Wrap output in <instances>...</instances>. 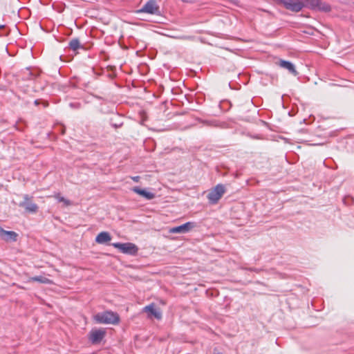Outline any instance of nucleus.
I'll use <instances>...</instances> for the list:
<instances>
[{
  "label": "nucleus",
  "instance_id": "obj_31",
  "mask_svg": "<svg viewBox=\"0 0 354 354\" xmlns=\"http://www.w3.org/2000/svg\"><path fill=\"white\" fill-rule=\"evenodd\" d=\"M70 106H71V107H73V104L71 103V104H70Z\"/></svg>",
  "mask_w": 354,
  "mask_h": 354
},
{
  "label": "nucleus",
  "instance_id": "obj_10",
  "mask_svg": "<svg viewBox=\"0 0 354 354\" xmlns=\"http://www.w3.org/2000/svg\"><path fill=\"white\" fill-rule=\"evenodd\" d=\"M68 49L74 52V55L79 53L80 50H85L84 45L78 38H73L68 43Z\"/></svg>",
  "mask_w": 354,
  "mask_h": 354
},
{
  "label": "nucleus",
  "instance_id": "obj_30",
  "mask_svg": "<svg viewBox=\"0 0 354 354\" xmlns=\"http://www.w3.org/2000/svg\"><path fill=\"white\" fill-rule=\"evenodd\" d=\"M185 39H189L190 37H184Z\"/></svg>",
  "mask_w": 354,
  "mask_h": 354
},
{
  "label": "nucleus",
  "instance_id": "obj_6",
  "mask_svg": "<svg viewBox=\"0 0 354 354\" xmlns=\"http://www.w3.org/2000/svg\"><path fill=\"white\" fill-rule=\"evenodd\" d=\"M138 13H147L151 15H158L160 7L156 0H149L141 9L137 11Z\"/></svg>",
  "mask_w": 354,
  "mask_h": 354
},
{
  "label": "nucleus",
  "instance_id": "obj_26",
  "mask_svg": "<svg viewBox=\"0 0 354 354\" xmlns=\"http://www.w3.org/2000/svg\"><path fill=\"white\" fill-rule=\"evenodd\" d=\"M214 354H221L220 353H216V350L214 351Z\"/></svg>",
  "mask_w": 354,
  "mask_h": 354
},
{
  "label": "nucleus",
  "instance_id": "obj_15",
  "mask_svg": "<svg viewBox=\"0 0 354 354\" xmlns=\"http://www.w3.org/2000/svg\"><path fill=\"white\" fill-rule=\"evenodd\" d=\"M316 9L325 12H328L331 10V6L328 3L319 0V2L317 3Z\"/></svg>",
  "mask_w": 354,
  "mask_h": 354
},
{
  "label": "nucleus",
  "instance_id": "obj_1",
  "mask_svg": "<svg viewBox=\"0 0 354 354\" xmlns=\"http://www.w3.org/2000/svg\"><path fill=\"white\" fill-rule=\"evenodd\" d=\"M96 323L105 324H115L120 321L119 315L111 311L98 313L93 316Z\"/></svg>",
  "mask_w": 354,
  "mask_h": 354
},
{
  "label": "nucleus",
  "instance_id": "obj_33",
  "mask_svg": "<svg viewBox=\"0 0 354 354\" xmlns=\"http://www.w3.org/2000/svg\"><path fill=\"white\" fill-rule=\"evenodd\" d=\"M70 62V59L68 58L67 62Z\"/></svg>",
  "mask_w": 354,
  "mask_h": 354
},
{
  "label": "nucleus",
  "instance_id": "obj_9",
  "mask_svg": "<svg viewBox=\"0 0 354 354\" xmlns=\"http://www.w3.org/2000/svg\"><path fill=\"white\" fill-rule=\"evenodd\" d=\"M143 312L148 314L149 318L154 317L157 319L162 318L161 311L157 308L154 304H151L143 308Z\"/></svg>",
  "mask_w": 354,
  "mask_h": 354
},
{
  "label": "nucleus",
  "instance_id": "obj_29",
  "mask_svg": "<svg viewBox=\"0 0 354 354\" xmlns=\"http://www.w3.org/2000/svg\"><path fill=\"white\" fill-rule=\"evenodd\" d=\"M59 28H64V26H59Z\"/></svg>",
  "mask_w": 354,
  "mask_h": 354
},
{
  "label": "nucleus",
  "instance_id": "obj_32",
  "mask_svg": "<svg viewBox=\"0 0 354 354\" xmlns=\"http://www.w3.org/2000/svg\"><path fill=\"white\" fill-rule=\"evenodd\" d=\"M55 48H56L57 49H59V48H60V46H55Z\"/></svg>",
  "mask_w": 354,
  "mask_h": 354
},
{
  "label": "nucleus",
  "instance_id": "obj_11",
  "mask_svg": "<svg viewBox=\"0 0 354 354\" xmlns=\"http://www.w3.org/2000/svg\"><path fill=\"white\" fill-rule=\"evenodd\" d=\"M17 234L12 231H6L0 227V237L6 241H16Z\"/></svg>",
  "mask_w": 354,
  "mask_h": 354
},
{
  "label": "nucleus",
  "instance_id": "obj_22",
  "mask_svg": "<svg viewBox=\"0 0 354 354\" xmlns=\"http://www.w3.org/2000/svg\"><path fill=\"white\" fill-rule=\"evenodd\" d=\"M59 59L61 61H63V62H65L66 60L64 59V56L63 55H59Z\"/></svg>",
  "mask_w": 354,
  "mask_h": 354
},
{
  "label": "nucleus",
  "instance_id": "obj_8",
  "mask_svg": "<svg viewBox=\"0 0 354 354\" xmlns=\"http://www.w3.org/2000/svg\"><path fill=\"white\" fill-rule=\"evenodd\" d=\"M106 331L104 329H93L89 333V339L92 344L100 343L104 337Z\"/></svg>",
  "mask_w": 354,
  "mask_h": 354
},
{
  "label": "nucleus",
  "instance_id": "obj_18",
  "mask_svg": "<svg viewBox=\"0 0 354 354\" xmlns=\"http://www.w3.org/2000/svg\"><path fill=\"white\" fill-rule=\"evenodd\" d=\"M56 40L57 41V44L59 45L61 43L64 41V38L62 37H57L55 36Z\"/></svg>",
  "mask_w": 354,
  "mask_h": 354
},
{
  "label": "nucleus",
  "instance_id": "obj_19",
  "mask_svg": "<svg viewBox=\"0 0 354 354\" xmlns=\"http://www.w3.org/2000/svg\"><path fill=\"white\" fill-rule=\"evenodd\" d=\"M348 200L352 201V200H353V198H352L351 197H350V196H347V197H346V198L344 199V203H348Z\"/></svg>",
  "mask_w": 354,
  "mask_h": 354
},
{
  "label": "nucleus",
  "instance_id": "obj_13",
  "mask_svg": "<svg viewBox=\"0 0 354 354\" xmlns=\"http://www.w3.org/2000/svg\"><path fill=\"white\" fill-rule=\"evenodd\" d=\"M279 66H281V68L287 69L291 74L294 75H297V72L295 69L294 64L290 62L281 59L279 62Z\"/></svg>",
  "mask_w": 354,
  "mask_h": 354
},
{
  "label": "nucleus",
  "instance_id": "obj_25",
  "mask_svg": "<svg viewBox=\"0 0 354 354\" xmlns=\"http://www.w3.org/2000/svg\"><path fill=\"white\" fill-rule=\"evenodd\" d=\"M44 105L45 106H48V102H44Z\"/></svg>",
  "mask_w": 354,
  "mask_h": 354
},
{
  "label": "nucleus",
  "instance_id": "obj_16",
  "mask_svg": "<svg viewBox=\"0 0 354 354\" xmlns=\"http://www.w3.org/2000/svg\"><path fill=\"white\" fill-rule=\"evenodd\" d=\"M297 1L303 2L304 7H308L310 9H316L319 0H297Z\"/></svg>",
  "mask_w": 354,
  "mask_h": 354
},
{
  "label": "nucleus",
  "instance_id": "obj_17",
  "mask_svg": "<svg viewBox=\"0 0 354 354\" xmlns=\"http://www.w3.org/2000/svg\"><path fill=\"white\" fill-rule=\"evenodd\" d=\"M30 281H37L41 283H49L50 280L43 276H35L30 279Z\"/></svg>",
  "mask_w": 354,
  "mask_h": 354
},
{
  "label": "nucleus",
  "instance_id": "obj_5",
  "mask_svg": "<svg viewBox=\"0 0 354 354\" xmlns=\"http://www.w3.org/2000/svg\"><path fill=\"white\" fill-rule=\"evenodd\" d=\"M115 248L118 249L124 254L135 255L138 250V247L132 243H114L111 244Z\"/></svg>",
  "mask_w": 354,
  "mask_h": 354
},
{
  "label": "nucleus",
  "instance_id": "obj_4",
  "mask_svg": "<svg viewBox=\"0 0 354 354\" xmlns=\"http://www.w3.org/2000/svg\"><path fill=\"white\" fill-rule=\"evenodd\" d=\"M19 206L24 208L26 212L35 214L38 211V205L32 202V197L24 194L23 201L19 202Z\"/></svg>",
  "mask_w": 354,
  "mask_h": 354
},
{
  "label": "nucleus",
  "instance_id": "obj_21",
  "mask_svg": "<svg viewBox=\"0 0 354 354\" xmlns=\"http://www.w3.org/2000/svg\"><path fill=\"white\" fill-rule=\"evenodd\" d=\"M122 123L120 124H113L112 125L115 127V128H119L122 126Z\"/></svg>",
  "mask_w": 354,
  "mask_h": 354
},
{
  "label": "nucleus",
  "instance_id": "obj_14",
  "mask_svg": "<svg viewBox=\"0 0 354 354\" xmlns=\"http://www.w3.org/2000/svg\"><path fill=\"white\" fill-rule=\"evenodd\" d=\"M111 236L110 234L106 232H102L100 234H97V236L95 238V241L97 243L103 244L105 243L109 242L111 241Z\"/></svg>",
  "mask_w": 354,
  "mask_h": 354
},
{
  "label": "nucleus",
  "instance_id": "obj_12",
  "mask_svg": "<svg viewBox=\"0 0 354 354\" xmlns=\"http://www.w3.org/2000/svg\"><path fill=\"white\" fill-rule=\"evenodd\" d=\"M132 191L142 197L145 198L147 200H151L155 198V194L147 192L146 189H140L138 187H134L132 189Z\"/></svg>",
  "mask_w": 354,
  "mask_h": 354
},
{
  "label": "nucleus",
  "instance_id": "obj_24",
  "mask_svg": "<svg viewBox=\"0 0 354 354\" xmlns=\"http://www.w3.org/2000/svg\"><path fill=\"white\" fill-rule=\"evenodd\" d=\"M34 103H35V105L37 106V105H39L40 104V100H35Z\"/></svg>",
  "mask_w": 354,
  "mask_h": 354
},
{
  "label": "nucleus",
  "instance_id": "obj_23",
  "mask_svg": "<svg viewBox=\"0 0 354 354\" xmlns=\"http://www.w3.org/2000/svg\"><path fill=\"white\" fill-rule=\"evenodd\" d=\"M58 127L60 129V130H61V133H62V134H64V131H65V129H64V127Z\"/></svg>",
  "mask_w": 354,
  "mask_h": 354
},
{
  "label": "nucleus",
  "instance_id": "obj_27",
  "mask_svg": "<svg viewBox=\"0 0 354 354\" xmlns=\"http://www.w3.org/2000/svg\"><path fill=\"white\" fill-rule=\"evenodd\" d=\"M61 201H64L65 203H66V201L64 200V198H62Z\"/></svg>",
  "mask_w": 354,
  "mask_h": 354
},
{
  "label": "nucleus",
  "instance_id": "obj_7",
  "mask_svg": "<svg viewBox=\"0 0 354 354\" xmlns=\"http://www.w3.org/2000/svg\"><path fill=\"white\" fill-rule=\"evenodd\" d=\"M196 226L194 222H187L181 225L174 227L169 230L171 233L174 234H185L189 232Z\"/></svg>",
  "mask_w": 354,
  "mask_h": 354
},
{
  "label": "nucleus",
  "instance_id": "obj_3",
  "mask_svg": "<svg viewBox=\"0 0 354 354\" xmlns=\"http://www.w3.org/2000/svg\"><path fill=\"white\" fill-rule=\"evenodd\" d=\"M276 3L283 5L286 9L298 12L304 7V3L295 0H273Z\"/></svg>",
  "mask_w": 354,
  "mask_h": 354
},
{
  "label": "nucleus",
  "instance_id": "obj_2",
  "mask_svg": "<svg viewBox=\"0 0 354 354\" xmlns=\"http://www.w3.org/2000/svg\"><path fill=\"white\" fill-rule=\"evenodd\" d=\"M225 192V186L222 184H218L209 191L207 197L211 204H216L221 198Z\"/></svg>",
  "mask_w": 354,
  "mask_h": 354
},
{
  "label": "nucleus",
  "instance_id": "obj_28",
  "mask_svg": "<svg viewBox=\"0 0 354 354\" xmlns=\"http://www.w3.org/2000/svg\"><path fill=\"white\" fill-rule=\"evenodd\" d=\"M3 27H4V26H3V25H1V24H0V28H3Z\"/></svg>",
  "mask_w": 354,
  "mask_h": 354
},
{
  "label": "nucleus",
  "instance_id": "obj_20",
  "mask_svg": "<svg viewBox=\"0 0 354 354\" xmlns=\"http://www.w3.org/2000/svg\"><path fill=\"white\" fill-rule=\"evenodd\" d=\"M132 180L135 182H138L139 180H140V176H133L131 178Z\"/></svg>",
  "mask_w": 354,
  "mask_h": 354
}]
</instances>
